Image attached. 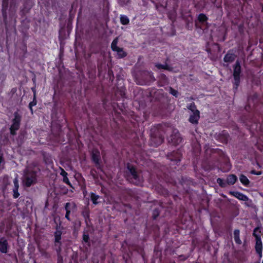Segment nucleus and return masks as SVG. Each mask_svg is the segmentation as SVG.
I'll list each match as a JSON object with an SVG mask.
<instances>
[{"label":"nucleus","instance_id":"nucleus-19","mask_svg":"<svg viewBox=\"0 0 263 263\" xmlns=\"http://www.w3.org/2000/svg\"><path fill=\"white\" fill-rule=\"evenodd\" d=\"M14 187L13 188V198L14 199L17 198L20 194L18 193L19 189V182L17 177L13 179Z\"/></svg>","mask_w":263,"mask_h":263},{"label":"nucleus","instance_id":"nucleus-34","mask_svg":"<svg viewBox=\"0 0 263 263\" xmlns=\"http://www.w3.org/2000/svg\"><path fill=\"white\" fill-rule=\"evenodd\" d=\"M217 182L221 187H225L227 185L226 181H225L223 179L220 178L217 179Z\"/></svg>","mask_w":263,"mask_h":263},{"label":"nucleus","instance_id":"nucleus-40","mask_svg":"<svg viewBox=\"0 0 263 263\" xmlns=\"http://www.w3.org/2000/svg\"><path fill=\"white\" fill-rule=\"evenodd\" d=\"M256 252L258 254L259 258L260 259L262 255V250H256Z\"/></svg>","mask_w":263,"mask_h":263},{"label":"nucleus","instance_id":"nucleus-23","mask_svg":"<svg viewBox=\"0 0 263 263\" xmlns=\"http://www.w3.org/2000/svg\"><path fill=\"white\" fill-rule=\"evenodd\" d=\"M32 89V91H33V100L32 101L30 102L29 104V106H28V107H29V109L31 113V114H33V106H34L36 105L37 104V101H36V93H35V90L34 89Z\"/></svg>","mask_w":263,"mask_h":263},{"label":"nucleus","instance_id":"nucleus-28","mask_svg":"<svg viewBox=\"0 0 263 263\" xmlns=\"http://www.w3.org/2000/svg\"><path fill=\"white\" fill-rule=\"evenodd\" d=\"M159 175H158V179L160 180V181H163L164 182H166V183H174V180L172 178H169L167 175L165 174H163L164 177H159Z\"/></svg>","mask_w":263,"mask_h":263},{"label":"nucleus","instance_id":"nucleus-21","mask_svg":"<svg viewBox=\"0 0 263 263\" xmlns=\"http://www.w3.org/2000/svg\"><path fill=\"white\" fill-rule=\"evenodd\" d=\"M237 177L234 174H230L227 176L226 178V182L228 185H234L237 181Z\"/></svg>","mask_w":263,"mask_h":263},{"label":"nucleus","instance_id":"nucleus-17","mask_svg":"<svg viewBox=\"0 0 263 263\" xmlns=\"http://www.w3.org/2000/svg\"><path fill=\"white\" fill-rule=\"evenodd\" d=\"M229 194L235 197L239 200L246 201L249 199L247 196L242 193L237 191H230L229 192Z\"/></svg>","mask_w":263,"mask_h":263},{"label":"nucleus","instance_id":"nucleus-7","mask_svg":"<svg viewBox=\"0 0 263 263\" xmlns=\"http://www.w3.org/2000/svg\"><path fill=\"white\" fill-rule=\"evenodd\" d=\"M21 118V116L17 112H14V118L12 121V124L10 127V133L11 135H16V131L20 127Z\"/></svg>","mask_w":263,"mask_h":263},{"label":"nucleus","instance_id":"nucleus-5","mask_svg":"<svg viewBox=\"0 0 263 263\" xmlns=\"http://www.w3.org/2000/svg\"><path fill=\"white\" fill-rule=\"evenodd\" d=\"M241 72V67L240 62L239 60H237L235 64L233 66V76L234 81L233 82V90L235 92L240 85V74Z\"/></svg>","mask_w":263,"mask_h":263},{"label":"nucleus","instance_id":"nucleus-4","mask_svg":"<svg viewBox=\"0 0 263 263\" xmlns=\"http://www.w3.org/2000/svg\"><path fill=\"white\" fill-rule=\"evenodd\" d=\"M187 108L191 111V114L188 119L190 123L193 125H197L199 123L200 119V111L197 109V106L194 102H192L187 105Z\"/></svg>","mask_w":263,"mask_h":263},{"label":"nucleus","instance_id":"nucleus-2","mask_svg":"<svg viewBox=\"0 0 263 263\" xmlns=\"http://www.w3.org/2000/svg\"><path fill=\"white\" fill-rule=\"evenodd\" d=\"M40 169L37 168H29L24 171L23 177V184L25 187H29L37 182V174Z\"/></svg>","mask_w":263,"mask_h":263},{"label":"nucleus","instance_id":"nucleus-25","mask_svg":"<svg viewBox=\"0 0 263 263\" xmlns=\"http://www.w3.org/2000/svg\"><path fill=\"white\" fill-rule=\"evenodd\" d=\"M239 180L244 186L246 187L249 186L250 181L245 175L241 174L239 176Z\"/></svg>","mask_w":263,"mask_h":263},{"label":"nucleus","instance_id":"nucleus-46","mask_svg":"<svg viewBox=\"0 0 263 263\" xmlns=\"http://www.w3.org/2000/svg\"><path fill=\"white\" fill-rule=\"evenodd\" d=\"M257 165H258V167H259V168H260V167H261V166H260V165L259 164V163H258V162H257Z\"/></svg>","mask_w":263,"mask_h":263},{"label":"nucleus","instance_id":"nucleus-13","mask_svg":"<svg viewBox=\"0 0 263 263\" xmlns=\"http://www.w3.org/2000/svg\"><path fill=\"white\" fill-rule=\"evenodd\" d=\"M91 159L97 167L100 165V153L98 149H92L91 154Z\"/></svg>","mask_w":263,"mask_h":263},{"label":"nucleus","instance_id":"nucleus-36","mask_svg":"<svg viewBox=\"0 0 263 263\" xmlns=\"http://www.w3.org/2000/svg\"><path fill=\"white\" fill-rule=\"evenodd\" d=\"M160 188V190H158L159 192L164 196L167 195L168 194V192L165 189L162 187L161 186H158V189Z\"/></svg>","mask_w":263,"mask_h":263},{"label":"nucleus","instance_id":"nucleus-12","mask_svg":"<svg viewBox=\"0 0 263 263\" xmlns=\"http://www.w3.org/2000/svg\"><path fill=\"white\" fill-rule=\"evenodd\" d=\"M9 7V0H3L2 6V13L3 21L6 26L7 24V10Z\"/></svg>","mask_w":263,"mask_h":263},{"label":"nucleus","instance_id":"nucleus-6","mask_svg":"<svg viewBox=\"0 0 263 263\" xmlns=\"http://www.w3.org/2000/svg\"><path fill=\"white\" fill-rule=\"evenodd\" d=\"M56 230L53 233L54 240V246L55 247V250L57 253L58 255H59L62 251V232L60 229V227L59 226H57Z\"/></svg>","mask_w":263,"mask_h":263},{"label":"nucleus","instance_id":"nucleus-43","mask_svg":"<svg viewBox=\"0 0 263 263\" xmlns=\"http://www.w3.org/2000/svg\"><path fill=\"white\" fill-rule=\"evenodd\" d=\"M44 160L46 163H47L49 162L48 159H47L45 156H44Z\"/></svg>","mask_w":263,"mask_h":263},{"label":"nucleus","instance_id":"nucleus-24","mask_svg":"<svg viewBox=\"0 0 263 263\" xmlns=\"http://www.w3.org/2000/svg\"><path fill=\"white\" fill-rule=\"evenodd\" d=\"M90 198L92 203L95 205H97L100 202L98 200L101 199V197L93 192H91L90 194Z\"/></svg>","mask_w":263,"mask_h":263},{"label":"nucleus","instance_id":"nucleus-39","mask_svg":"<svg viewBox=\"0 0 263 263\" xmlns=\"http://www.w3.org/2000/svg\"><path fill=\"white\" fill-rule=\"evenodd\" d=\"M60 170H61V173H60V175L63 177H65L66 176H67L68 174L67 173L62 167H60Z\"/></svg>","mask_w":263,"mask_h":263},{"label":"nucleus","instance_id":"nucleus-42","mask_svg":"<svg viewBox=\"0 0 263 263\" xmlns=\"http://www.w3.org/2000/svg\"><path fill=\"white\" fill-rule=\"evenodd\" d=\"M161 77L162 79H163V80H167V77H166V76L164 74H162L161 75Z\"/></svg>","mask_w":263,"mask_h":263},{"label":"nucleus","instance_id":"nucleus-41","mask_svg":"<svg viewBox=\"0 0 263 263\" xmlns=\"http://www.w3.org/2000/svg\"><path fill=\"white\" fill-rule=\"evenodd\" d=\"M40 251L43 255L46 256L47 254V253L43 249H40Z\"/></svg>","mask_w":263,"mask_h":263},{"label":"nucleus","instance_id":"nucleus-47","mask_svg":"<svg viewBox=\"0 0 263 263\" xmlns=\"http://www.w3.org/2000/svg\"><path fill=\"white\" fill-rule=\"evenodd\" d=\"M177 197V196L176 195V196H174V200H176V197Z\"/></svg>","mask_w":263,"mask_h":263},{"label":"nucleus","instance_id":"nucleus-50","mask_svg":"<svg viewBox=\"0 0 263 263\" xmlns=\"http://www.w3.org/2000/svg\"><path fill=\"white\" fill-rule=\"evenodd\" d=\"M173 263H176V262L175 261H174Z\"/></svg>","mask_w":263,"mask_h":263},{"label":"nucleus","instance_id":"nucleus-38","mask_svg":"<svg viewBox=\"0 0 263 263\" xmlns=\"http://www.w3.org/2000/svg\"><path fill=\"white\" fill-rule=\"evenodd\" d=\"M63 182H64L66 184L71 186V183H70V181L69 180V179L67 177V176H66L65 177H63Z\"/></svg>","mask_w":263,"mask_h":263},{"label":"nucleus","instance_id":"nucleus-29","mask_svg":"<svg viewBox=\"0 0 263 263\" xmlns=\"http://www.w3.org/2000/svg\"><path fill=\"white\" fill-rule=\"evenodd\" d=\"M23 6L24 9L22 10V13H24V11L26 10L27 12H28L32 6V5L31 3V0H26L24 3Z\"/></svg>","mask_w":263,"mask_h":263},{"label":"nucleus","instance_id":"nucleus-14","mask_svg":"<svg viewBox=\"0 0 263 263\" xmlns=\"http://www.w3.org/2000/svg\"><path fill=\"white\" fill-rule=\"evenodd\" d=\"M9 247L8 240L4 237L0 238V252L3 254H7Z\"/></svg>","mask_w":263,"mask_h":263},{"label":"nucleus","instance_id":"nucleus-18","mask_svg":"<svg viewBox=\"0 0 263 263\" xmlns=\"http://www.w3.org/2000/svg\"><path fill=\"white\" fill-rule=\"evenodd\" d=\"M144 75L146 77L145 81L143 83L140 84V85H149L151 82H154L156 80L152 71H146L144 73Z\"/></svg>","mask_w":263,"mask_h":263},{"label":"nucleus","instance_id":"nucleus-32","mask_svg":"<svg viewBox=\"0 0 263 263\" xmlns=\"http://www.w3.org/2000/svg\"><path fill=\"white\" fill-rule=\"evenodd\" d=\"M160 210L159 208L154 209L152 213V218L154 220L156 219L160 215Z\"/></svg>","mask_w":263,"mask_h":263},{"label":"nucleus","instance_id":"nucleus-48","mask_svg":"<svg viewBox=\"0 0 263 263\" xmlns=\"http://www.w3.org/2000/svg\"><path fill=\"white\" fill-rule=\"evenodd\" d=\"M120 109L121 111H122V110H123L122 108H120Z\"/></svg>","mask_w":263,"mask_h":263},{"label":"nucleus","instance_id":"nucleus-11","mask_svg":"<svg viewBox=\"0 0 263 263\" xmlns=\"http://www.w3.org/2000/svg\"><path fill=\"white\" fill-rule=\"evenodd\" d=\"M64 209L66 211L65 217L67 220L70 221V214L71 211L74 212L76 210L77 205L74 202H67L64 205Z\"/></svg>","mask_w":263,"mask_h":263},{"label":"nucleus","instance_id":"nucleus-10","mask_svg":"<svg viewBox=\"0 0 263 263\" xmlns=\"http://www.w3.org/2000/svg\"><path fill=\"white\" fill-rule=\"evenodd\" d=\"M169 143H172L173 145H177L181 143L182 138L180 137V134L178 130L174 129L172 134L168 138Z\"/></svg>","mask_w":263,"mask_h":263},{"label":"nucleus","instance_id":"nucleus-33","mask_svg":"<svg viewBox=\"0 0 263 263\" xmlns=\"http://www.w3.org/2000/svg\"><path fill=\"white\" fill-rule=\"evenodd\" d=\"M90 238L88 234V233L87 231H84L83 234V241L85 242L88 243V245H90Z\"/></svg>","mask_w":263,"mask_h":263},{"label":"nucleus","instance_id":"nucleus-3","mask_svg":"<svg viewBox=\"0 0 263 263\" xmlns=\"http://www.w3.org/2000/svg\"><path fill=\"white\" fill-rule=\"evenodd\" d=\"M126 176L129 180L136 185H140L142 183V180L140 173L134 165L128 163L126 165Z\"/></svg>","mask_w":263,"mask_h":263},{"label":"nucleus","instance_id":"nucleus-9","mask_svg":"<svg viewBox=\"0 0 263 263\" xmlns=\"http://www.w3.org/2000/svg\"><path fill=\"white\" fill-rule=\"evenodd\" d=\"M167 158L174 164L180 162L182 158V154L180 150L174 151L168 153L166 155Z\"/></svg>","mask_w":263,"mask_h":263},{"label":"nucleus","instance_id":"nucleus-15","mask_svg":"<svg viewBox=\"0 0 263 263\" xmlns=\"http://www.w3.org/2000/svg\"><path fill=\"white\" fill-rule=\"evenodd\" d=\"M257 230V228H255L253 231V236L255 238V251L262 250V243L261 237L260 235H258L256 233V231Z\"/></svg>","mask_w":263,"mask_h":263},{"label":"nucleus","instance_id":"nucleus-27","mask_svg":"<svg viewBox=\"0 0 263 263\" xmlns=\"http://www.w3.org/2000/svg\"><path fill=\"white\" fill-rule=\"evenodd\" d=\"M239 235L240 231L238 229H235L234 231V239L235 243L237 245H241L242 243Z\"/></svg>","mask_w":263,"mask_h":263},{"label":"nucleus","instance_id":"nucleus-20","mask_svg":"<svg viewBox=\"0 0 263 263\" xmlns=\"http://www.w3.org/2000/svg\"><path fill=\"white\" fill-rule=\"evenodd\" d=\"M236 58V55H235L232 50H230L228 51L227 54L224 55L223 58V61L226 63H231L233 62Z\"/></svg>","mask_w":263,"mask_h":263},{"label":"nucleus","instance_id":"nucleus-26","mask_svg":"<svg viewBox=\"0 0 263 263\" xmlns=\"http://www.w3.org/2000/svg\"><path fill=\"white\" fill-rule=\"evenodd\" d=\"M198 22L201 24H207V21L209 20L208 17L204 13H200L197 17Z\"/></svg>","mask_w":263,"mask_h":263},{"label":"nucleus","instance_id":"nucleus-1","mask_svg":"<svg viewBox=\"0 0 263 263\" xmlns=\"http://www.w3.org/2000/svg\"><path fill=\"white\" fill-rule=\"evenodd\" d=\"M165 132L163 126L157 124L152 127L150 130V145L158 147L164 141Z\"/></svg>","mask_w":263,"mask_h":263},{"label":"nucleus","instance_id":"nucleus-35","mask_svg":"<svg viewBox=\"0 0 263 263\" xmlns=\"http://www.w3.org/2000/svg\"><path fill=\"white\" fill-rule=\"evenodd\" d=\"M169 93L176 98H178L179 96V92L178 90L174 89L172 87H169Z\"/></svg>","mask_w":263,"mask_h":263},{"label":"nucleus","instance_id":"nucleus-49","mask_svg":"<svg viewBox=\"0 0 263 263\" xmlns=\"http://www.w3.org/2000/svg\"><path fill=\"white\" fill-rule=\"evenodd\" d=\"M254 263H259V262H254Z\"/></svg>","mask_w":263,"mask_h":263},{"label":"nucleus","instance_id":"nucleus-16","mask_svg":"<svg viewBox=\"0 0 263 263\" xmlns=\"http://www.w3.org/2000/svg\"><path fill=\"white\" fill-rule=\"evenodd\" d=\"M17 7V5L14 2V0H12L10 2L9 9L8 10L9 15L11 19H13V18H15Z\"/></svg>","mask_w":263,"mask_h":263},{"label":"nucleus","instance_id":"nucleus-45","mask_svg":"<svg viewBox=\"0 0 263 263\" xmlns=\"http://www.w3.org/2000/svg\"><path fill=\"white\" fill-rule=\"evenodd\" d=\"M49 247V243H47L46 245L45 246V249H47Z\"/></svg>","mask_w":263,"mask_h":263},{"label":"nucleus","instance_id":"nucleus-8","mask_svg":"<svg viewBox=\"0 0 263 263\" xmlns=\"http://www.w3.org/2000/svg\"><path fill=\"white\" fill-rule=\"evenodd\" d=\"M118 42V37L115 38L111 44V49L113 51L117 52L118 58L122 59L126 57L127 55V53L124 50L123 48L119 47L117 46Z\"/></svg>","mask_w":263,"mask_h":263},{"label":"nucleus","instance_id":"nucleus-22","mask_svg":"<svg viewBox=\"0 0 263 263\" xmlns=\"http://www.w3.org/2000/svg\"><path fill=\"white\" fill-rule=\"evenodd\" d=\"M82 215L85 219V222L87 226L88 225V221L90 219V210L88 208H85L82 212Z\"/></svg>","mask_w":263,"mask_h":263},{"label":"nucleus","instance_id":"nucleus-31","mask_svg":"<svg viewBox=\"0 0 263 263\" xmlns=\"http://www.w3.org/2000/svg\"><path fill=\"white\" fill-rule=\"evenodd\" d=\"M120 19L121 24L123 25H127L129 23L128 17L125 15H120Z\"/></svg>","mask_w":263,"mask_h":263},{"label":"nucleus","instance_id":"nucleus-44","mask_svg":"<svg viewBox=\"0 0 263 263\" xmlns=\"http://www.w3.org/2000/svg\"><path fill=\"white\" fill-rule=\"evenodd\" d=\"M129 195L133 197H134V196L132 195V191H130V192L129 193Z\"/></svg>","mask_w":263,"mask_h":263},{"label":"nucleus","instance_id":"nucleus-30","mask_svg":"<svg viewBox=\"0 0 263 263\" xmlns=\"http://www.w3.org/2000/svg\"><path fill=\"white\" fill-rule=\"evenodd\" d=\"M155 67L157 68L158 69H165L168 71H171L172 70V68L168 66L166 63H165V64L156 63L155 64Z\"/></svg>","mask_w":263,"mask_h":263},{"label":"nucleus","instance_id":"nucleus-37","mask_svg":"<svg viewBox=\"0 0 263 263\" xmlns=\"http://www.w3.org/2000/svg\"><path fill=\"white\" fill-rule=\"evenodd\" d=\"M250 174L255 175H260L262 174L261 171H256L255 170H252L250 171Z\"/></svg>","mask_w":263,"mask_h":263}]
</instances>
